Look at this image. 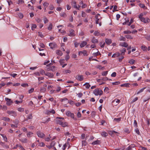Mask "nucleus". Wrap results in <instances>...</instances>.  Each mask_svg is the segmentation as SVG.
<instances>
[{"label":"nucleus","mask_w":150,"mask_h":150,"mask_svg":"<svg viewBox=\"0 0 150 150\" xmlns=\"http://www.w3.org/2000/svg\"><path fill=\"white\" fill-rule=\"evenodd\" d=\"M143 14L142 13L139 16V18L140 20L144 23H149L150 21V20L148 18H146L143 17Z\"/></svg>","instance_id":"f257e3e1"},{"label":"nucleus","mask_w":150,"mask_h":150,"mask_svg":"<svg viewBox=\"0 0 150 150\" xmlns=\"http://www.w3.org/2000/svg\"><path fill=\"white\" fill-rule=\"evenodd\" d=\"M103 93V91L99 88H96L93 91V93L96 96H101L102 95Z\"/></svg>","instance_id":"f03ea898"},{"label":"nucleus","mask_w":150,"mask_h":150,"mask_svg":"<svg viewBox=\"0 0 150 150\" xmlns=\"http://www.w3.org/2000/svg\"><path fill=\"white\" fill-rule=\"evenodd\" d=\"M56 124H58L61 125L63 121L64 120V119L62 117H57L56 118Z\"/></svg>","instance_id":"7ed1b4c3"},{"label":"nucleus","mask_w":150,"mask_h":150,"mask_svg":"<svg viewBox=\"0 0 150 150\" xmlns=\"http://www.w3.org/2000/svg\"><path fill=\"white\" fill-rule=\"evenodd\" d=\"M6 112L8 115L14 117L16 116L17 115L16 112L13 110H7Z\"/></svg>","instance_id":"20e7f679"},{"label":"nucleus","mask_w":150,"mask_h":150,"mask_svg":"<svg viewBox=\"0 0 150 150\" xmlns=\"http://www.w3.org/2000/svg\"><path fill=\"white\" fill-rule=\"evenodd\" d=\"M37 134L38 136L41 138H44L45 136V134L40 131L37 132Z\"/></svg>","instance_id":"39448f33"},{"label":"nucleus","mask_w":150,"mask_h":150,"mask_svg":"<svg viewBox=\"0 0 150 150\" xmlns=\"http://www.w3.org/2000/svg\"><path fill=\"white\" fill-rule=\"evenodd\" d=\"M83 75H77L76 76V79L79 81H81L83 79Z\"/></svg>","instance_id":"423d86ee"},{"label":"nucleus","mask_w":150,"mask_h":150,"mask_svg":"<svg viewBox=\"0 0 150 150\" xmlns=\"http://www.w3.org/2000/svg\"><path fill=\"white\" fill-rule=\"evenodd\" d=\"M5 100L6 101V104L7 105H10L13 103V102L10 99L6 98H5Z\"/></svg>","instance_id":"0eeeda50"},{"label":"nucleus","mask_w":150,"mask_h":150,"mask_svg":"<svg viewBox=\"0 0 150 150\" xmlns=\"http://www.w3.org/2000/svg\"><path fill=\"white\" fill-rule=\"evenodd\" d=\"M66 114L67 116L70 117L72 118H74V114L73 113H71L70 111H67L66 112Z\"/></svg>","instance_id":"6e6552de"},{"label":"nucleus","mask_w":150,"mask_h":150,"mask_svg":"<svg viewBox=\"0 0 150 150\" xmlns=\"http://www.w3.org/2000/svg\"><path fill=\"white\" fill-rule=\"evenodd\" d=\"M49 46L51 48L53 49L55 48L57 45L54 42H51L49 44Z\"/></svg>","instance_id":"1a4fd4ad"},{"label":"nucleus","mask_w":150,"mask_h":150,"mask_svg":"<svg viewBox=\"0 0 150 150\" xmlns=\"http://www.w3.org/2000/svg\"><path fill=\"white\" fill-rule=\"evenodd\" d=\"M45 75L48 76L49 78H53L54 76V75L53 73L49 72H46L45 74Z\"/></svg>","instance_id":"9d476101"},{"label":"nucleus","mask_w":150,"mask_h":150,"mask_svg":"<svg viewBox=\"0 0 150 150\" xmlns=\"http://www.w3.org/2000/svg\"><path fill=\"white\" fill-rule=\"evenodd\" d=\"M19 140L23 143H27L28 142V140L26 138H23L19 139Z\"/></svg>","instance_id":"9b49d317"},{"label":"nucleus","mask_w":150,"mask_h":150,"mask_svg":"<svg viewBox=\"0 0 150 150\" xmlns=\"http://www.w3.org/2000/svg\"><path fill=\"white\" fill-rule=\"evenodd\" d=\"M70 33L69 35L70 36H73L75 35L74 33V30L72 29H71L69 30Z\"/></svg>","instance_id":"f8f14e48"},{"label":"nucleus","mask_w":150,"mask_h":150,"mask_svg":"<svg viewBox=\"0 0 150 150\" xmlns=\"http://www.w3.org/2000/svg\"><path fill=\"white\" fill-rule=\"evenodd\" d=\"M105 42L106 44L108 45H110L112 42L111 39L108 38H106L105 39Z\"/></svg>","instance_id":"ddd939ff"},{"label":"nucleus","mask_w":150,"mask_h":150,"mask_svg":"<svg viewBox=\"0 0 150 150\" xmlns=\"http://www.w3.org/2000/svg\"><path fill=\"white\" fill-rule=\"evenodd\" d=\"M54 114L55 113V111L54 110H52L51 111L47 110L46 111V113L47 115L50 114V113Z\"/></svg>","instance_id":"4468645a"},{"label":"nucleus","mask_w":150,"mask_h":150,"mask_svg":"<svg viewBox=\"0 0 150 150\" xmlns=\"http://www.w3.org/2000/svg\"><path fill=\"white\" fill-rule=\"evenodd\" d=\"M91 42L94 44L97 43L98 42V40L97 39L95 38V37H93L91 40Z\"/></svg>","instance_id":"2eb2a0df"},{"label":"nucleus","mask_w":150,"mask_h":150,"mask_svg":"<svg viewBox=\"0 0 150 150\" xmlns=\"http://www.w3.org/2000/svg\"><path fill=\"white\" fill-rule=\"evenodd\" d=\"M120 45L122 46L125 47H127L128 46V45L125 42L121 43L120 44Z\"/></svg>","instance_id":"dca6fc26"},{"label":"nucleus","mask_w":150,"mask_h":150,"mask_svg":"<svg viewBox=\"0 0 150 150\" xmlns=\"http://www.w3.org/2000/svg\"><path fill=\"white\" fill-rule=\"evenodd\" d=\"M141 49L143 51H146L147 48L144 45H142L141 47Z\"/></svg>","instance_id":"f3484780"},{"label":"nucleus","mask_w":150,"mask_h":150,"mask_svg":"<svg viewBox=\"0 0 150 150\" xmlns=\"http://www.w3.org/2000/svg\"><path fill=\"white\" fill-rule=\"evenodd\" d=\"M87 44V42L86 41H83L80 45V46L81 48L83 47Z\"/></svg>","instance_id":"a211bd4d"},{"label":"nucleus","mask_w":150,"mask_h":150,"mask_svg":"<svg viewBox=\"0 0 150 150\" xmlns=\"http://www.w3.org/2000/svg\"><path fill=\"white\" fill-rule=\"evenodd\" d=\"M46 88L43 86L41 87L40 88V91L41 93H44L46 91Z\"/></svg>","instance_id":"6ab92c4d"},{"label":"nucleus","mask_w":150,"mask_h":150,"mask_svg":"<svg viewBox=\"0 0 150 150\" xmlns=\"http://www.w3.org/2000/svg\"><path fill=\"white\" fill-rule=\"evenodd\" d=\"M55 67L54 66H52L51 67L49 68H48L47 69V71H49L50 70L52 71H54L55 70Z\"/></svg>","instance_id":"aec40b11"},{"label":"nucleus","mask_w":150,"mask_h":150,"mask_svg":"<svg viewBox=\"0 0 150 150\" xmlns=\"http://www.w3.org/2000/svg\"><path fill=\"white\" fill-rule=\"evenodd\" d=\"M71 4L74 8L78 9H79V8H78V7L76 6V2L75 1H72L71 2Z\"/></svg>","instance_id":"412c9836"},{"label":"nucleus","mask_w":150,"mask_h":150,"mask_svg":"<svg viewBox=\"0 0 150 150\" xmlns=\"http://www.w3.org/2000/svg\"><path fill=\"white\" fill-rule=\"evenodd\" d=\"M117 133V132L115 131H108L109 134L112 136H113V134L114 133Z\"/></svg>","instance_id":"4be33fe9"},{"label":"nucleus","mask_w":150,"mask_h":150,"mask_svg":"<svg viewBox=\"0 0 150 150\" xmlns=\"http://www.w3.org/2000/svg\"><path fill=\"white\" fill-rule=\"evenodd\" d=\"M2 120L6 121L9 122L10 121V119L6 117H4L2 118Z\"/></svg>","instance_id":"5701e85b"},{"label":"nucleus","mask_w":150,"mask_h":150,"mask_svg":"<svg viewBox=\"0 0 150 150\" xmlns=\"http://www.w3.org/2000/svg\"><path fill=\"white\" fill-rule=\"evenodd\" d=\"M100 141L98 140H97L93 142L91 144L93 145L99 144H100Z\"/></svg>","instance_id":"b1692460"},{"label":"nucleus","mask_w":150,"mask_h":150,"mask_svg":"<svg viewBox=\"0 0 150 150\" xmlns=\"http://www.w3.org/2000/svg\"><path fill=\"white\" fill-rule=\"evenodd\" d=\"M120 55V54L119 53H115L112 56V58H115L119 57Z\"/></svg>","instance_id":"393cba45"},{"label":"nucleus","mask_w":150,"mask_h":150,"mask_svg":"<svg viewBox=\"0 0 150 150\" xmlns=\"http://www.w3.org/2000/svg\"><path fill=\"white\" fill-rule=\"evenodd\" d=\"M56 53L57 54L60 55V56H62V53L61 51L59 50H57L56 51Z\"/></svg>","instance_id":"a878e982"},{"label":"nucleus","mask_w":150,"mask_h":150,"mask_svg":"<svg viewBox=\"0 0 150 150\" xmlns=\"http://www.w3.org/2000/svg\"><path fill=\"white\" fill-rule=\"evenodd\" d=\"M63 72L64 74H70L71 72V71L69 70H64Z\"/></svg>","instance_id":"bb28decb"},{"label":"nucleus","mask_w":150,"mask_h":150,"mask_svg":"<svg viewBox=\"0 0 150 150\" xmlns=\"http://www.w3.org/2000/svg\"><path fill=\"white\" fill-rule=\"evenodd\" d=\"M101 135L103 137H106L107 136H108V134L105 132H101Z\"/></svg>","instance_id":"cd10ccee"},{"label":"nucleus","mask_w":150,"mask_h":150,"mask_svg":"<svg viewBox=\"0 0 150 150\" xmlns=\"http://www.w3.org/2000/svg\"><path fill=\"white\" fill-rule=\"evenodd\" d=\"M68 124L66 122H63V121L62 122L61 125L63 127H65L67 126Z\"/></svg>","instance_id":"c85d7f7f"},{"label":"nucleus","mask_w":150,"mask_h":150,"mask_svg":"<svg viewBox=\"0 0 150 150\" xmlns=\"http://www.w3.org/2000/svg\"><path fill=\"white\" fill-rule=\"evenodd\" d=\"M1 135L2 137L4 140L6 142L7 141V138L6 137L4 134H1Z\"/></svg>","instance_id":"c756f323"},{"label":"nucleus","mask_w":150,"mask_h":150,"mask_svg":"<svg viewBox=\"0 0 150 150\" xmlns=\"http://www.w3.org/2000/svg\"><path fill=\"white\" fill-rule=\"evenodd\" d=\"M83 86H85V87L87 88H90L91 85L87 83H86L85 84L83 85Z\"/></svg>","instance_id":"7c9ffc66"},{"label":"nucleus","mask_w":150,"mask_h":150,"mask_svg":"<svg viewBox=\"0 0 150 150\" xmlns=\"http://www.w3.org/2000/svg\"><path fill=\"white\" fill-rule=\"evenodd\" d=\"M120 51L121 52V54L122 55H123L125 53V52H126V49H125V48H123L122 49V50H120Z\"/></svg>","instance_id":"2f4dec72"},{"label":"nucleus","mask_w":150,"mask_h":150,"mask_svg":"<svg viewBox=\"0 0 150 150\" xmlns=\"http://www.w3.org/2000/svg\"><path fill=\"white\" fill-rule=\"evenodd\" d=\"M122 118L121 117H119V118H115L114 119V121H115L117 122H119L121 121V120Z\"/></svg>","instance_id":"473e14b6"},{"label":"nucleus","mask_w":150,"mask_h":150,"mask_svg":"<svg viewBox=\"0 0 150 150\" xmlns=\"http://www.w3.org/2000/svg\"><path fill=\"white\" fill-rule=\"evenodd\" d=\"M112 102H115L116 103L115 105H117L120 102V100L119 99H115Z\"/></svg>","instance_id":"72a5a7b5"},{"label":"nucleus","mask_w":150,"mask_h":150,"mask_svg":"<svg viewBox=\"0 0 150 150\" xmlns=\"http://www.w3.org/2000/svg\"><path fill=\"white\" fill-rule=\"evenodd\" d=\"M100 17V15L99 14H98L96 16H95V18L96 19V21H98L100 20V18H99V17Z\"/></svg>","instance_id":"f704fd0d"},{"label":"nucleus","mask_w":150,"mask_h":150,"mask_svg":"<svg viewBox=\"0 0 150 150\" xmlns=\"http://www.w3.org/2000/svg\"><path fill=\"white\" fill-rule=\"evenodd\" d=\"M135 62V60H134L133 59H131L129 61V63L131 64H134Z\"/></svg>","instance_id":"c9c22d12"},{"label":"nucleus","mask_w":150,"mask_h":150,"mask_svg":"<svg viewBox=\"0 0 150 150\" xmlns=\"http://www.w3.org/2000/svg\"><path fill=\"white\" fill-rule=\"evenodd\" d=\"M129 84L128 83H125L123 84H122L121 85V87H129Z\"/></svg>","instance_id":"e433bc0d"},{"label":"nucleus","mask_w":150,"mask_h":150,"mask_svg":"<svg viewBox=\"0 0 150 150\" xmlns=\"http://www.w3.org/2000/svg\"><path fill=\"white\" fill-rule=\"evenodd\" d=\"M146 88V87H144L142 88L141 89H140L139 91H138L137 92V94H138L142 92L143 91H144V90Z\"/></svg>","instance_id":"4c0bfd02"},{"label":"nucleus","mask_w":150,"mask_h":150,"mask_svg":"<svg viewBox=\"0 0 150 150\" xmlns=\"http://www.w3.org/2000/svg\"><path fill=\"white\" fill-rule=\"evenodd\" d=\"M94 34L96 36H98L100 35V33L98 31H95Z\"/></svg>","instance_id":"58836bf2"},{"label":"nucleus","mask_w":150,"mask_h":150,"mask_svg":"<svg viewBox=\"0 0 150 150\" xmlns=\"http://www.w3.org/2000/svg\"><path fill=\"white\" fill-rule=\"evenodd\" d=\"M82 146H86L87 144V143L85 140H83L82 141Z\"/></svg>","instance_id":"ea45409f"},{"label":"nucleus","mask_w":150,"mask_h":150,"mask_svg":"<svg viewBox=\"0 0 150 150\" xmlns=\"http://www.w3.org/2000/svg\"><path fill=\"white\" fill-rule=\"evenodd\" d=\"M40 74L42 75H44V74H45V71L43 70V69H41L40 71Z\"/></svg>","instance_id":"a19ab883"},{"label":"nucleus","mask_w":150,"mask_h":150,"mask_svg":"<svg viewBox=\"0 0 150 150\" xmlns=\"http://www.w3.org/2000/svg\"><path fill=\"white\" fill-rule=\"evenodd\" d=\"M108 71H104L102 73V76H105L108 74Z\"/></svg>","instance_id":"79ce46f5"},{"label":"nucleus","mask_w":150,"mask_h":150,"mask_svg":"<svg viewBox=\"0 0 150 150\" xmlns=\"http://www.w3.org/2000/svg\"><path fill=\"white\" fill-rule=\"evenodd\" d=\"M82 54H83L84 56H87L88 55V54H87V52L85 50H84L82 51Z\"/></svg>","instance_id":"37998d69"},{"label":"nucleus","mask_w":150,"mask_h":150,"mask_svg":"<svg viewBox=\"0 0 150 150\" xmlns=\"http://www.w3.org/2000/svg\"><path fill=\"white\" fill-rule=\"evenodd\" d=\"M36 27L37 26L35 24H32L31 29L32 30H34L35 28H36Z\"/></svg>","instance_id":"c03bdc74"},{"label":"nucleus","mask_w":150,"mask_h":150,"mask_svg":"<svg viewBox=\"0 0 150 150\" xmlns=\"http://www.w3.org/2000/svg\"><path fill=\"white\" fill-rule=\"evenodd\" d=\"M139 6L140 7L142 8H147L146 7H145V6L144 4H139Z\"/></svg>","instance_id":"a18cd8bd"},{"label":"nucleus","mask_w":150,"mask_h":150,"mask_svg":"<svg viewBox=\"0 0 150 150\" xmlns=\"http://www.w3.org/2000/svg\"><path fill=\"white\" fill-rule=\"evenodd\" d=\"M125 37L127 39H132L133 38L130 35H126Z\"/></svg>","instance_id":"49530a36"},{"label":"nucleus","mask_w":150,"mask_h":150,"mask_svg":"<svg viewBox=\"0 0 150 150\" xmlns=\"http://www.w3.org/2000/svg\"><path fill=\"white\" fill-rule=\"evenodd\" d=\"M124 132L125 133H130V131L129 130V129L128 128H125L124 130Z\"/></svg>","instance_id":"de8ad7c7"},{"label":"nucleus","mask_w":150,"mask_h":150,"mask_svg":"<svg viewBox=\"0 0 150 150\" xmlns=\"http://www.w3.org/2000/svg\"><path fill=\"white\" fill-rule=\"evenodd\" d=\"M52 23L50 24L49 25L48 28V30H51L52 29Z\"/></svg>","instance_id":"09e8293b"},{"label":"nucleus","mask_w":150,"mask_h":150,"mask_svg":"<svg viewBox=\"0 0 150 150\" xmlns=\"http://www.w3.org/2000/svg\"><path fill=\"white\" fill-rule=\"evenodd\" d=\"M33 134V133L30 132H29L27 134V137H30L32 136V135Z\"/></svg>","instance_id":"8fccbe9b"},{"label":"nucleus","mask_w":150,"mask_h":150,"mask_svg":"<svg viewBox=\"0 0 150 150\" xmlns=\"http://www.w3.org/2000/svg\"><path fill=\"white\" fill-rule=\"evenodd\" d=\"M64 59H61L59 61V62L60 63L61 65H62L64 63Z\"/></svg>","instance_id":"3c124183"},{"label":"nucleus","mask_w":150,"mask_h":150,"mask_svg":"<svg viewBox=\"0 0 150 150\" xmlns=\"http://www.w3.org/2000/svg\"><path fill=\"white\" fill-rule=\"evenodd\" d=\"M96 68L99 69L103 70V69H104V67H102L100 65H98L96 67Z\"/></svg>","instance_id":"603ef678"},{"label":"nucleus","mask_w":150,"mask_h":150,"mask_svg":"<svg viewBox=\"0 0 150 150\" xmlns=\"http://www.w3.org/2000/svg\"><path fill=\"white\" fill-rule=\"evenodd\" d=\"M13 122L15 124V125H17L19 123V121L18 120H14L13 121Z\"/></svg>","instance_id":"864d4df0"},{"label":"nucleus","mask_w":150,"mask_h":150,"mask_svg":"<svg viewBox=\"0 0 150 150\" xmlns=\"http://www.w3.org/2000/svg\"><path fill=\"white\" fill-rule=\"evenodd\" d=\"M21 86H22L24 87L28 86V83H25L22 84L21 85Z\"/></svg>","instance_id":"5fc2aeb1"},{"label":"nucleus","mask_w":150,"mask_h":150,"mask_svg":"<svg viewBox=\"0 0 150 150\" xmlns=\"http://www.w3.org/2000/svg\"><path fill=\"white\" fill-rule=\"evenodd\" d=\"M38 36H40L41 38H43V35L42 34L41 32H38Z\"/></svg>","instance_id":"6e6d98bb"},{"label":"nucleus","mask_w":150,"mask_h":150,"mask_svg":"<svg viewBox=\"0 0 150 150\" xmlns=\"http://www.w3.org/2000/svg\"><path fill=\"white\" fill-rule=\"evenodd\" d=\"M138 99V98L137 97H136L135 98H134L132 100V103H133L135 101H136Z\"/></svg>","instance_id":"4d7b16f0"},{"label":"nucleus","mask_w":150,"mask_h":150,"mask_svg":"<svg viewBox=\"0 0 150 150\" xmlns=\"http://www.w3.org/2000/svg\"><path fill=\"white\" fill-rule=\"evenodd\" d=\"M33 118V117L32 116V114H31L28 115L27 117V119H31Z\"/></svg>","instance_id":"13d9d810"},{"label":"nucleus","mask_w":150,"mask_h":150,"mask_svg":"<svg viewBox=\"0 0 150 150\" xmlns=\"http://www.w3.org/2000/svg\"><path fill=\"white\" fill-rule=\"evenodd\" d=\"M18 16L19 17L21 18H23V15L21 13H19Z\"/></svg>","instance_id":"bf43d9fd"},{"label":"nucleus","mask_w":150,"mask_h":150,"mask_svg":"<svg viewBox=\"0 0 150 150\" xmlns=\"http://www.w3.org/2000/svg\"><path fill=\"white\" fill-rule=\"evenodd\" d=\"M123 33L124 34H129L131 33V32L130 31L127 30L124 31Z\"/></svg>","instance_id":"052dcab7"},{"label":"nucleus","mask_w":150,"mask_h":150,"mask_svg":"<svg viewBox=\"0 0 150 150\" xmlns=\"http://www.w3.org/2000/svg\"><path fill=\"white\" fill-rule=\"evenodd\" d=\"M126 39L123 36H121L120 37V40H123L124 41H125V40Z\"/></svg>","instance_id":"680f3d73"},{"label":"nucleus","mask_w":150,"mask_h":150,"mask_svg":"<svg viewBox=\"0 0 150 150\" xmlns=\"http://www.w3.org/2000/svg\"><path fill=\"white\" fill-rule=\"evenodd\" d=\"M48 5L49 4L47 2H45L43 4L44 6L45 7H47L48 6Z\"/></svg>","instance_id":"e2e57ef3"},{"label":"nucleus","mask_w":150,"mask_h":150,"mask_svg":"<svg viewBox=\"0 0 150 150\" xmlns=\"http://www.w3.org/2000/svg\"><path fill=\"white\" fill-rule=\"evenodd\" d=\"M18 110L20 112H23L24 111V109L23 108H18Z\"/></svg>","instance_id":"0e129e2a"},{"label":"nucleus","mask_w":150,"mask_h":150,"mask_svg":"<svg viewBox=\"0 0 150 150\" xmlns=\"http://www.w3.org/2000/svg\"><path fill=\"white\" fill-rule=\"evenodd\" d=\"M77 116L78 118L80 117H81V114L79 112L77 113Z\"/></svg>","instance_id":"69168bd1"},{"label":"nucleus","mask_w":150,"mask_h":150,"mask_svg":"<svg viewBox=\"0 0 150 150\" xmlns=\"http://www.w3.org/2000/svg\"><path fill=\"white\" fill-rule=\"evenodd\" d=\"M44 23H47L48 22V20L47 18H44Z\"/></svg>","instance_id":"338daca9"},{"label":"nucleus","mask_w":150,"mask_h":150,"mask_svg":"<svg viewBox=\"0 0 150 150\" xmlns=\"http://www.w3.org/2000/svg\"><path fill=\"white\" fill-rule=\"evenodd\" d=\"M56 142L55 141H52L51 143V145L52 146H54Z\"/></svg>","instance_id":"774afa93"}]
</instances>
